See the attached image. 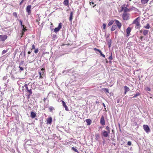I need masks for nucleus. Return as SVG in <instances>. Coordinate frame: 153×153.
<instances>
[{
    "label": "nucleus",
    "mask_w": 153,
    "mask_h": 153,
    "mask_svg": "<svg viewBox=\"0 0 153 153\" xmlns=\"http://www.w3.org/2000/svg\"><path fill=\"white\" fill-rule=\"evenodd\" d=\"M94 49L95 51H98L99 53H100L101 52V51L100 50L96 48H94Z\"/></svg>",
    "instance_id": "obj_38"
},
{
    "label": "nucleus",
    "mask_w": 153,
    "mask_h": 153,
    "mask_svg": "<svg viewBox=\"0 0 153 153\" xmlns=\"http://www.w3.org/2000/svg\"><path fill=\"white\" fill-rule=\"evenodd\" d=\"M52 37L53 39L55 40V39L57 38V36L56 34H53Z\"/></svg>",
    "instance_id": "obj_37"
},
{
    "label": "nucleus",
    "mask_w": 153,
    "mask_h": 153,
    "mask_svg": "<svg viewBox=\"0 0 153 153\" xmlns=\"http://www.w3.org/2000/svg\"><path fill=\"white\" fill-rule=\"evenodd\" d=\"M62 24L60 23H59L58 26V27H56L54 29V31L55 32L57 33V32L60 30L62 28Z\"/></svg>",
    "instance_id": "obj_4"
},
{
    "label": "nucleus",
    "mask_w": 153,
    "mask_h": 153,
    "mask_svg": "<svg viewBox=\"0 0 153 153\" xmlns=\"http://www.w3.org/2000/svg\"><path fill=\"white\" fill-rule=\"evenodd\" d=\"M26 53L25 51H22L19 55V57H22V58L25 57Z\"/></svg>",
    "instance_id": "obj_12"
},
{
    "label": "nucleus",
    "mask_w": 153,
    "mask_h": 153,
    "mask_svg": "<svg viewBox=\"0 0 153 153\" xmlns=\"http://www.w3.org/2000/svg\"><path fill=\"white\" fill-rule=\"evenodd\" d=\"M131 143L130 141H128L127 143V145L128 146H131Z\"/></svg>",
    "instance_id": "obj_47"
},
{
    "label": "nucleus",
    "mask_w": 153,
    "mask_h": 153,
    "mask_svg": "<svg viewBox=\"0 0 153 153\" xmlns=\"http://www.w3.org/2000/svg\"><path fill=\"white\" fill-rule=\"evenodd\" d=\"M114 21L113 20H111L109 21V22L108 24V26H110L113 23Z\"/></svg>",
    "instance_id": "obj_23"
},
{
    "label": "nucleus",
    "mask_w": 153,
    "mask_h": 153,
    "mask_svg": "<svg viewBox=\"0 0 153 153\" xmlns=\"http://www.w3.org/2000/svg\"><path fill=\"white\" fill-rule=\"evenodd\" d=\"M10 64L12 65V66H11V67L13 68L14 67V66L13 65V64H14V63L13 62H11V63H10Z\"/></svg>",
    "instance_id": "obj_51"
},
{
    "label": "nucleus",
    "mask_w": 153,
    "mask_h": 153,
    "mask_svg": "<svg viewBox=\"0 0 153 153\" xmlns=\"http://www.w3.org/2000/svg\"><path fill=\"white\" fill-rule=\"evenodd\" d=\"M7 38V36L5 35H0V41H4Z\"/></svg>",
    "instance_id": "obj_9"
},
{
    "label": "nucleus",
    "mask_w": 153,
    "mask_h": 153,
    "mask_svg": "<svg viewBox=\"0 0 153 153\" xmlns=\"http://www.w3.org/2000/svg\"><path fill=\"white\" fill-rule=\"evenodd\" d=\"M117 27L116 25H113L111 28V31H113L117 28Z\"/></svg>",
    "instance_id": "obj_26"
},
{
    "label": "nucleus",
    "mask_w": 153,
    "mask_h": 153,
    "mask_svg": "<svg viewBox=\"0 0 153 153\" xmlns=\"http://www.w3.org/2000/svg\"><path fill=\"white\" fill-rule=\"evenodd\" d=\"M35 46L34 44L33 45H32V48L31 49V51H32L33 49H35Z\"/></svg>",
    "instance_id": "obj_48"
},
{
    "label": "nucleus",
    "mask_w": 153,
    "mask_h": 153,
    "mask_svg": "<svg viewBox=\"0 0 153 153\" xmlns=\"http://www.w3.org/2000/svg\"><path fill=\"white\" fill-rule=\"evenodd\" d=\"M27 91L29 92L30 95H31L32 94V92L31 89H30V90H28Z\"/></svg>",
    "instance_id": "obj_36"
},
{
    "label": "nucleus",
    "mask_w": 153,
    "mask_h": 153,
    "mask_svg": "<svg viewBox=\"0 0 153 153\" xmlns=\"http://www.w3.org/2000/svg\"><path fill=\"white\" fill-rule=\"evenodd\" d=\"M30 116L31 118H34L36 116V113L33 111L31 112Z\"/></svg>",
    "instance_id": "obj_14"
},
{
    "label": "nucleus",
    "mask_w": 153,
    "mask_h": 153,
    "mask_svg": "<svg viewBox=\"0 0 153 153\" xmlns=\"http://www.w3.org/2000/svg\"><path fill=\"white\" fill-rule=\"evenodd\" d=\"M38 73L39 74V78H42V76L41 75V72H39Z\"/></svg>",
    "instance_id": "obj_46"
},
{
    "label": "nucleus",
    "mask_w": 153,
    "mask_h": 153,
    "mask_svg": "<svg viewBox=\"0 0 153 153\" xmlns=\"http://www.w3.org/2000/svg\"><path fill=\"white\" fill-rule=\"evenodd\" d=\"M100 54L101 56H102L103 57H105V55L102 53V52L101 51L100 53Z\"/></svg>",
    "instance_id": "obj_49"
},
{
    "label": "nucleus",
    "mask_w": 153,
    "mask_h": 153,
    "mask_svg": "<svg viewBox=\"0 0 153 153\" xmlns=\"http://www.w3.org/2000/svg\"><path fill=\"white\" fill-rule=\"evenodd\" d=\"M100 123L102 126H104L105 125L104 117L103 115H102L101 117Z\"/></svg>",
    "instance_id": "obj_8"
},
{
    "label": "nucleus",
    "mask_w": 153,
    "mask_h": 153,
    "mask_svg": "<svg viewBox=\"0 0 153 153\" xmlns=\"http://www.w3.org/2000/svg\"><path fill=\"white\" fill-rule=\"evenodd\" d=\"M31 95H30V94H29L28 95V96H27V98L28 99H29L30 98V96Z\"/></svg>",
    "instance_id": "obj_61"
},
{
    "label": "nucleus",
    "mask_w": 153,
    "mask_h": 153,
    "mask_svg": "<svg viewBox=\"0 0 153 153\" xmlns=\"http://www.w3.org/2000/svg\"><path fill=\"white\" fill-rule=\"evenodd\" d=\"M130 14L126 12H124L122 15V17L124 20H127L129 19Z\"/></svg>",
    "instance_id": "obj_2"
},
{
    "label": "nucleus",
    "mask_w": 153,
    "mask_h": 153,
    "mask_svg": "<svg viewBox=\"0 0 153 153\" xmlns=\"http://www.w3.org/2000/svg\"><path fill=\"white\" fill-rule=\"evenodd\" d=\"M108 47L110 48L111 46V40H110L108 41Z\"/></svg>",
    "instance_id": "obj_30"
},
{
    "label": "nucleus",
    "mask_w": 153,
    "mask_h": 153,
    "mask_svg": "<svg viewBox=\"0 0 153 153\" xmlns=\"http://www.w3.org/2000/svg\"><path fill=\"white\" fill-rule=\"evenodd\" d=\"M64 4L66 6L68 5L69 1L68 0H64L63 2Z\"/></svg>",
    "instance_id": "obj_21"
},
{
    "label": "nucleus",
    "mask_w": 153,
    "mask_h": 153,
    "mask_svg": "<svg viewBox=\"0 0 153 153\" xmlns=\"http://www.w3.org/2000/svg\"><path fill=\"white\" fill-rule=\"evenodd\" d=\"M29 63H30L33 62V61H30V60H28L27 61Z\"/></svg>",
    "instance_id": "obj_56"
},
{
    "label": "nucleus",
    "mask_w": 153,
    "mask_h": 153,
    "mask_svg": "<svg viewBox=\"0 0 153 153\" xmlns=\"http://www.w3.org/2000/svg\"><path fill=\"white\" fill-rule=\"evenodd\" d=\"M106 129L107 130V131L110 133V128L108 126H107L106 128Z\"/></svg>",
    "instance_id": "obj_33"
},
{
    "label": "nucleus",
    "mask_w": 153,
    "mask_h": 153,
    "mask_svg": "<svg viewBox=\"0 0 153 153\" xmlns=\"http://www.w3.org/2000/svg\"><path fill=\"white\" fill-rule=\"evenodd\" d=\"M131 10L130 9H128L127 7H125L124 10V12L127 13L131 11Z\"/></svg>",
    "instance_id": "obj_20"
},
{
    "label": "nucleus",
    "mask_w": 153,
    "mask_h": 153,
    "mask_svg": "<svg viewBox=\"0 0 153 153\" xmlns=\"http://www.w3.org/2000/svg\"><path fill=\"white\" fill-rule=\"evenodd\" d=\"M114 21L116 24V26L118 27L119 29H120L122 26L121 23L118 20L115 19Z\"/></svg>",
    "instance_id": "obj_7"
},
{
    "label": "nucleus",
    "mask_w": 153,
    "mask_h": 153,
    "mask_svg": "<svg viewBox=\"0 0 153 153\" xmlns=\"http://www.w3.org/2000/svg\"><path fill=\"white\" fill-rule=\"evenodd\" d=\"M38 51H39L38 48H37L36 49H35V50L34 51V52L35 53H36L38 52Z\"/></svg>",
    "instance_id": "obj_40"
},
{
    "label": "nucleus",
    "mask_w": 153,
    "mask_h": 153,
    "mask_svg": "<svg viewBox=\"0 0 153 153\" xmlns=\"http://www.w3.org/2000/svg\"><path fill=\"white\" fill-rule=\"evenodd\" d=\"M47 98H44V99H43V101L44 102H45V101L47 99Z\"/></svg>",
    "instance_id": "obj_58"
},
{
    "label": "nucleus",
    "mask_w": 153,
    "mask_h": 153,
    "mask_svg": "<svg viewBox=\"0 0 153 153\" xmlns=\"http://www.w3.org/2000/svg\"><path fill=\"white\" fill-rule=\"evenodd\" d=\"M71 150H73L74 151L76 152L79 153V152L77 149L74 147H72L71 148Z\"/></svg>",
    "instance_id": "obj_29"
},
{
    "label": "nucleus",
    "mask_w": 153,
    "mask_h": 153,
    "mask_svg": "<svg viewBox=\"0 0 153 153\" xmlns=\"http://www.w3.org/2000/svg\"><path fill=\"white\" fill-rule=\"evenodd\" d=\"M143 128L146 133H149L150 131V128L147 125H144Z\"/></svg>",
    "instance_id": "obj_5"
},
{
    "label": "nucleus",
    "mask_w": 153,
    "mask_h": 153,
    "mask_svg": "<svg viewBox=\"0 0 153 153\" xmlns=\"http://www.w3.org/2000/svg\"><path fill=\"white\" fill-rule=\"evenodd\" d=\"M26 30H27V29L26 27H25L22 29V31H23V32H25Z\"/></svg>",
    "instance_id": "obj_44"
},
{
    "label": "nucleus",
    "mask_w": 153,
    "mask_h": 153,
    "mask_svg": "<svg viewBox=\"0 0 153 153\" xmlns=\"http://www.w3.org/2000/svg\"><path fill=\"white\" fill-rule=\"evenodd\" d=\"M47 124H50L51 123L52 121V117H49L47 120Z\"/></svg>",
    "instance_id": "obj_16"
},
{
    "label": "nucleus",
    "mask_w": 153,
    "mask_h": 153,
    "mask_svg": "<svg viewBox=\"0 0 153 153\" xmlns=\"http://www.w3.org/2000/svg\"><path fill=\"white\" fill-rule=\"evenodd\" d=\"M109 59L111 60L113 59L112 53H111V55L109 56L108 58Z\"/></svg>",
    "instance_id": "obj_39"
},
{
    "label": "nucleus",
    "mask_w": 153,
    "mask_h": 153,
    "mask_svg": "<svg viewBox=\"0 0 153 153\" xmlns=\"http://www.w3.org/2000/svg\"><path fill=\"white\" fill-rule=\"evenodd\" d=\"M147 90L148 91H150V88H147Z\"/></svg>",
    "instance_id": "obj_57"
},
{
    "label": "nucleus",
    "mask_w": 153,
    "mask_h": 153,
    "mask_svg": "<svg viewBox=\"0 0 153 153\" xmlns=\"http://www.w3.org/2000/svg\"><path fill=\"white\" fill-rule=\"evenodd\" d=\"M19 68L20 70V71H23L24 70V68H23L22 67L20 66H19Z\"/></svg>",
    "instance_id": "obj_45"
},
{
    "label": "nucleus",
    "mask_w": 153,
    "mask_h": 153,
    "mask_svg": "<svg viewBox=\"0 0 153 153\" xmlns=\"http://www.w3.org/2000/svg\"><path fill=\"white\" fill-rule=\"evenodd\" d=\"M67 144L68 145H71L73 143L76 144V142L75 140H73L71 141H69L66 142Z\"/></svg>",
    "instance_id": "obj_17"
},
{
    "label": "nucleus",
    "mask_w": 153,
    "mask_h": 153,
    "mask_svg": "<svg viewBox=\"0 0 153 153\" xmlns=\"http://www.w3.org/2000/svg\"><path fill=\"white\" fill-rule=\"evenodd\" d=\"M24 87L25 88V89L27 90V91L28 90V88L27 86V84H25L24 85Z\"/></svg>",
    "instance_id": "obj_35"
},
{
    "label": "nucleus",
    "mask_w": 153,
    "mask_h": 153,
    "mask_svg": "<svg viewBox=\"0 0 153 153\" xmlns=\"http://www.w3.org/2000/svg\"><path fill=\"white\" fill-rule=\"evenodd\" d=\"M140 95V94L138 92L136 94H134V96L132 97V98H135L139 96Z\"/></svg>",
    "instance_id": "obj_31"
},
{
    "label": "nucleus",
    "mask_w": 153,
    "mask_h": 153,
    "mask_svg": "<svg viewBox=\"0 0 153 153\" xmlns=\"http://www.w3.org/2000/svg\"><path fill=\"white\" fill-rule=\"evenodd\" d=\"M40 20V19L39 18H38L36 19V22H38V24L39 25V21Z\"/></svg>",
    "instance_id": "obj_42"
},
{
    "label": "nucleus",
    "mask_w": 153,
    "mask_h": 153,
    "mask_svg": "<svg viewBox=\"0 0 153 153\" xmlns=\"http://www.w3.org/2000/svg\"><path fill=\"white\" fill-rule=\"evenodd\" d=\"M150 27V26L149 23H147L145 26H144V28L146 29H149Z\"/></svg>",
    "instance_id": "obj_28"
},
{
    "label": "nucleus",
    "mask_w": 153,
    "mask_h": 153,
    "mask_svg": "<svg viewBox=\"0 0 153 153\" xmlns=\"http://www.w3.org/2000/svg\"><path fill=\"white\" fill-rule=\"evenodd\" d=\"M31 5H28L26 7V11L28 15H30L31 13Z\"/></svg>",
    "instance_id": "obj_6"
},
{
    "label": "nucleus",
    "mask_w": 153,
    "mask_h": 153,
    "mask_svg": "<svg viewBox=\"0 0 153 153\" xmlns=\"http://www.w3.org/2000/svg\"><path fill=\"white\" fill-rule=\"evenodd\" d=\"M102 90L105 92L106 93H109V90L107 88H103L101 89Z\"/></svg>",
    "instance_id": "obj_18"
},
{
    "label": "nucleus",
    "mask_w": 153,
    "mask_h": 153,
    "mask_svg": "<svg viewBox=\"0 0 153 153\" xmlns=\"http://www.w3.org/2000/svg\"><path fill=\"white\" fill-rule=\"evenodd\" d=\"M13 15L16 18H17L18 17L17 14L16 12H14L13 13Z\"/></svg>",
    "instance_id": "obj_32"
},
{
    "label": "nucleus",
    "mask_w": 153,
    "mask_h": 153,
    "mask_svg": "<svg viewBox=\"0 0 153 153\" xmlns=\"http://www.w3.org/2000/svg\"><path fill=\"white\" fill-rule=\"evenodd\" d=\"M131 29L130 27H128L126 29V37H128L129 36L130 33L131 31Z\"/></svg>",
    "instance_id": "obj_10"
},
{
    "label": "nucleus",
    "mask_w": 153,
    "mask_h": 153,
    "mask_svg": "<svg viewBox=\"0 0 153 153\" xmlns=\"http://www.w3.org/2000/svg\"><path fill=\"white\" fill-rule=\"evenodd\" d=\"M71 70H70V69H68V70H65L64 71H63L62 72V73L63 74H64V73H65V74H67V73H70V72L71 71Z\"/></svg>",
    "instance_id": "obj_27"
},
{
    "label": "nucleus",
    "mask_w": 153,
    "mask_h": 153,
    "mask_svg": "<svg viewBox=\"0 0 153 153\" xmlns=\"http://www.w3.org/2000/svg\"><path fill=\"white\" fill-rule=\"evenodd\" d=\"M90 4H94V2H90ZM90 5H91V4H90Z\"/></svg>",
    "instance_id": "obj_62"
},
{
    "label": "nucleus",
    "mask_w": 153,
    "mask_h": 153,
    "mask_svg": "<svg viewBox=\"0 0 153 153\" xmlns=\"http://www.w3.org/2000/svg\"><path fill=\"white\" fill-rule=\"evenodd\" d=\"M85 121L88 125H90L91 123V120L89 119L86 120Z\"/></svg>",
    "instance_id": "obj_19"
},
{
    "label": "nucleus",
    "mask_w": 153,
    "mask_h": 153,
    "mask_svg": "<svg viewBox=\"0 0 153 153\" xmlns=\"http://www.w3.org/2000/svg\"><path fill=\"white\" fill-rule=\"evenodd\" d=\"M19 22L20 24L21 25H22V21L20 19L19 20Z\"/></svg>",
    "instance_id": "obj_52"
},
{
    "label": "nucleus",
    "mask_w": 153,
    "mask_h": 153,
    "mask_svg": "<svg viewBox=\"0 0 153 153\" xmlns=\"http://www.w3.org/2000/svg\"><path fill=\"white\" fill-rule=\"evenodd\" d=\"M143 36H141L140 37V39L142 41V40L143 39Z\"/></svg>",
    "instance_id": "obj_55"
},
{
    "label": "nucleus",
    "mask_w": 153,
    "mask_h": 153,
    "mask_svg": "<svg viewBox=\"0 0 153 153\" xmlns=\"http://www.w3.org/2000/svg\"><path fill=\"white\" fill-rule=\"evenodd\" d=\"M124 88L125 90V94H126V92L129 91L130 90L129 88L127 86H124Z\"/></svg>",
    "instance_id": "obj_13"
},
{
    "label": "nucleus",
    "mask_w": 153,
    "mask_h": 153,
    "mask_svg": "<svg viewBox=\"0 0 153 153\" xmlns=\"http://www.w3.org/2000/svg\"><path fill=\"white\" fill-rule=\"evenodd\" d=\"M95 139L97 141L100 138V135L98 134H95Z\"/></svg>",
    "instance_id": "obj_25"
},
{
    "label": "nucleus",
    "mask_w": 153,
    "mask_h": 153,
    "mask_svg": "<svg viewBox=\"0 0 153 153\" xmlns=\"http://www.w3.org/2000/svg\"><path fill=\"white\" fill-rule=\"evenodd\" d=\"M24 0H22V1L20 3H19V5H21L22 4V3H23L24 1Z\"/></svg>",
    "instance_id": "obj_53"
},
{
    "label": "nucleus",
    "mask_w": 153,
    "mask_h": 153,
    "mask_svg": "<svg viewBox=\"0 0 153 153\" xmlns=\"http://www.w3.org/2000/svg\"><path fill=\"white\" fill-rule=\"evenodd\" d=\"M73 12H71L70 13V17H69V21L70 22H71L73 16Z\"/></svg>",
    "instance_id": "obj_15"
},
{
    "label": "nucleus",
    "mask_w": 153,
    "mask_h": 153,
    "mask_svg": "<svg viewBox=\"0 0 153 153\" xmlns=\"http://www.w3.org/2000/svg\"><path fill=\"white\" fill-rule=\"evenodd\" d=\"M149 33V30H143V34L144 35L146 36L147 34H148Z\"/></svg>",
    "instance_id": "obj_24"
},
{
    "label": "nucleus",
    "mask_w": 153,
    "mask_h": 153,
    "mask_svg": "<svg viewBox=\"0 0 153 153\" xmlns=\"http://www.w3.org/2000/svg\"><path fill=\"white\" fill-rule=\"evenodd\" d=\"M102 27L103 29H105L106 28V25L105 23H103V24Z\"/></svg>",
    "instance_id": "obj_41"
},
{
    "label": "nucleus",
    "mask_w": 153,
    "mask_h": 153,
    "mask_svg": "<svg viewBox=\"0 0 153 153\" xmlns=\"http://www.w3.org/2000/svg\"><path fill=\"white\" fill-rule=\"evenodd\" d=\"M7 51L6 50H4L2 52V54H5L6 52Z\"/></svg>",
    "instance_id": "obj_43"
},
{
    "label": "nucleus",
    "mask_w": 153,
    "mask_h": 153,
    "mask_svg": "<svg viewBox=\"0 0 153 153\" xmlns=\"http://www.w3.org/2000/svg\"><path fill=\"white\" fill-rule=\"evenodd\" d=\"M21 27L22 29L26 27L25 25H21Z\"/></svg>",
    "instance_id": "obj_54"
},
{
    "label": "nucleus",
    "mask_w": 153,
    "mask_h": 153,
    "mask_svg": "<svg viewBox=\"0 0 153 153\" xmlns=\"http://www.w3.org/2000/svg\"><path fill=\"white\" fill-rule=\"evenodd\" d=\"M120 100H119V99H118V100H117V103H119L120 102Z\"/></svg>",
    "instance_id": "obj_59"
},
{
    "label": "nucleus",
    "mask_w": 153,
    "mask_h": 153,
    "mask_svg": "<svg viewBox=\"0 0 153 153\" xmlns=\"http://www.w3.org/2000/svg\"><path fill=\"white\" fill-rule=\"evenodd\" d=\"M149 0H141V3L143 4L147 3Z\"/></svg>",
    "instance_id": "obj_22"
},
{
    "label": "nucleus",
    "mask_w": 153,
    "mask_h": 153,
    "mask_svg": "<svg viewBox=\"0 0 153 153\" xmlns=\"http://www.w3.org/2000/svg\"><path fill=\"white\" fill-rule=\"evenodd\" d=\"M44 70H44V69H43V68H42V69H41V71H42V73H43V71H44Z\"/></svg>",
    "instance_id": "obj_60"
},
{
    "label": "nucleus",
    "mask_w": 153,
    "mask_h": 153,
    "mask_svg": "<svg viewBox=\"0 0 153 153\" xmlns=\"http://www.w3.org/2000/svg\"><path fill=\"white\" fill-rule=\"evenodd\" d=\"M114 33L115 34H117V31H115L114 32Z\"/></svg>",
    "instance_id": "obj_64"
},
{
    "label": "nucleus",
    "mask_w": 153,
    "mask_h": 153,
    "mask_svg": "<svg viewBox=\"0 0 153 153\" xmlns=\"http://www.w3.org/2000/svg\"><path fill=\"white\" fill-rule=\"evenodd\" d=\"M27 53H28V54H30L31 53V52L30 51H29Z\"/></svg>",
    "instance_id": "obj_63"
},
{
    "label": "nucleus",
    "mask_w": 153,
    "mask_h": 153,
    "mask_svg": "<svg viewBox=\"0 0 153 153\" xmlns=\"http://www.w3.org/2000/svg\"><path fill=\"white\" fill-rule=\"evenodd\" d=\"M140 18L138 17L135 19L133 22V24H135V28L136 29H139L140 27Z\"/></svg>",
    "instance_id": "obj_1"
},
{
    "label": "nucleus",
    "mask_w": 153,
    "mask_h": 153,
    "mask_svg": "<svg viewBox=\"0 0 153 153\" xmlns=\"http://www.w3.org/2000/svg\"><path fill=\"white\" fill-rule=\"evenodd\" d=\"M110 133L106 131L103 130L101 133V135L105 137H107L109 136Z\"/></svg>",
    "instance_id": "obj_3"
},
{
    "label": "nucleus",
    "mask_w": 153,
    "mask_h": 153,
    "mask_svg": "<svg viewBox=\"0 0 153 153\" xmlns=\"http://www.w3.org/2000/svg\"><path fill=\"white\" fill-rule=\"evenodd\" d=\"M24 33L25 32H23V31H22V32L21 33V38H22V36H23V35L24 34Z\"/></svg>",
    "instance_id": "obj_50"
},
{
    "label": "nucleus",
    "mask_w": 153,
    "mask_h": 153,
    "mask_svg": "<svg viewBox=\"0 0 153 153\" xmlns=\"http://www.w3.org/2000/svg\"><path fill=\"white\" fill-rule=\"evenodd\" d=\"M62 104L63 106L64 107V108H65V110L67 111H69L68 108V106L66 105L65 102L63 100H62Z\"/></svg>",
    "instance_id": "obj_11"
},
{
    "label": "nucleus",
    "mask_w": 153,
    "mask_h": 153,
    "mask_svg": "<svg viewBox=\"0 0 153 153\" xmlns=\"http://www.w3.org/2000/svg\"><path fill=\"white\" fill-rule=\"evenodd\" d=\"M49 111H50L51 112L54 109V108L53 107L51 106L49 108Z\"/></svg>",
    "instance_id": "obj_34"
}]
</instances>
